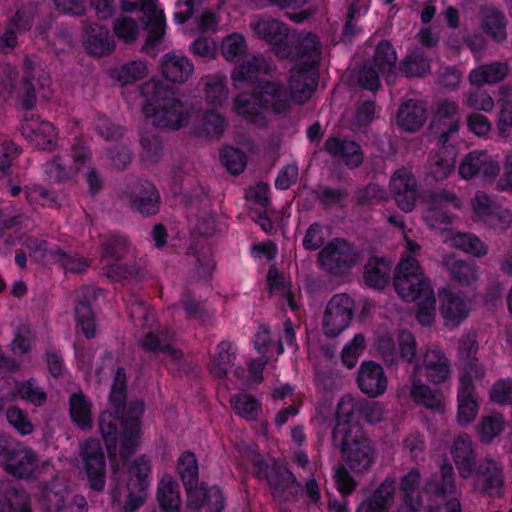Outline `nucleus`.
Listing matches in <instances>:
<instances>
[{
	"label": "nucleus",
	"mask_w": 512,
	"mask_h": 512,
	"mask_svg": "<svg viewBox=\"0 0 512 512\" xmlns=\"http://www.w3.org/2000/svg\"><path fill=\"white\" fill-rule=\"evenodd\" d=\"M143 113L155 127L178 130L188 125L191 109L160 80H150L142 87Z\"/></svg>",
	"instance_id": "nucleus-1"
},
{
	"label": "nucleus",
	"mask_w": 512,
	"mask_h": 512,
	"mask_svg": "<svg viewBox=\"0 0 512 512\" xmlns=\"http://www.w3.org/2000/svg\"><path fill=\"white\" fill-rule=\"evenodd\" d=\"M290 109V100L278 82L261 83L252 94L243 93L235 97L233 111L248 123L263 127L267 123V111L276 114Z\"/></svg>",
	"instance_id": "nucleus-2"
},
{
	"label": "nucleus",
	"mask_w": 512,
	"mask_h": 512,
	"mask_svg": "<svg viewBox=\"0 0 512 512\" xmlns=\"http://www.w3.org/2000/svg\"><path fill=\"white\" fill-rule=\"evenodd\" d=\"M420 245L405 236V249L395 267L393 286L398 296L406 302H414L422 295L433 291L429 278L414 257Z\"/></svg>",
	"instance_id": "nucleus-3"
},
{
	"label": "nucleus",
	"mask_w": 512,
	"mask_h": 512,
	"mask_svg": "<svg viewBox=\"0 0 512 512\" xmlns=\"http://www.w3.org/2000/svg\"><path fill=\"white\" fill-rule=\"evenodd\" d=\"M332 440L335 446L341 448L342 458L353 472L361 473L370 468L374 449L360 429L350 431L340 424L334 427Z\"/></svg>",
	"instance_id": "nucleus-4"
},
{
	"label": "nucleus",
	"mask_w": 512,
	"mask_h": 512,
	"mask_svg": "<svg viewBox=\"0 0 512 512\" xmlns=\"http://www.w3.org/2000/svg\"><path fill=\"white\" fill-rule=\"evenodd\" d=\"M75 465L83 472L88 485L95 491H103L106 484V457L100 442L87 439L79 443Z\"/></svg>",
	"instance_id": "nucleus-5"
},
{
	"label": "nucleus",
	"mask_w": 512,
	"mask_h": 512,
	"mask_svg": "<svg viewBox=\"0 0 512 512\" xmlns=\"http://www.w3.org/2000/svg\"><path fill=\"white\" fill-rule=\"evenodd\" d=\"M501 164L497 156L487 150H473L465 154L459 162L458 174L466 181L479 180L492 183L500 175Z\"/></svg>",
	"instance_id": "nucleus-6"
},
{
	"label": "nucleus",
	"mask_w": 512,
	"mask_h": 512,
	"mask_svg": "<svg viewBox=\"0 0 512 512\" xmlns=\"http://www.w3.org/2000/svg\"><path fill=\"white\" fill-rule=\"evenodd\" d=\"M0 463L7 473L21 479L37 477L51 465L48 460L41 461L36 452L26 446L5 448Z\"/></svg>",
	"instance_id": "nucleus-7"
},
{
	"label": "nucleus",
	"mask_w": 512,
	"mask_h": 512,
	"mask_svg": "<svg viewBox=\"0 0 512 512\" xmlns=\"http://www.w3.org/2000/svg\"><path fill=\"white\" fill-rule=\"evenodd\" d=\"M360 259L361 257L354 247L339 238L329 242L318 254L320 267L337 276L347 273Z\"/></svg>",
	"instance_id": "nucleus-8"
},
{
	"label": "nucleus",
	"mask_w": 512,
	"mask_h": 512,
	"mask_svg": "<svg viewBox=\"0 0 512 512\" xmlns=\"http://www.w3.org/2000/svg\"><path fill=\"white\" fill-rule=\"evenodd\" d=\"M355 304L345 293L332 296L328 301L322 318V330L327 337L341 334L351 322Z\"/></svg>",
	"instance_id": "nucleus-9"
},
{
	"label": "nucleus",
	"mask_w": 512,
	"mask_h": 512,
	"mask_svg": "<svg viewBox=\"0 0 512 512\" xmlns=\"http://www.w3.org/2000/svg\"><path fill=\"white\" fill-rule=\"evenodd\" d=\"M151 463L145 456L136 458L129 468L127 480V499L124 505L125 512H134L141 507L147 497Z\"/></svg>",
	"instance_id": "nucleus-10"
},
{
	"label": "nucleus",
	"mask_w": 512,
	"mask_h": 512,
	"mask_svg": "<svg viewBox=\"0 0 512 512\" xmlns=\"http://www.w3.org/2000/svg\"><path fill=\"white\" fill-rule=\"evenodd\" d=\"M250 27L254 34L268 42L281 59H287L292 54L289 48L291 33L289 28L282 22L272 18H256L251 21Z\"/></svg>",
	"instance_id": "nucleus-11"
},
{
	"label": "nucleus",
	"mask_w": 512,
	"mask_h": 512,
	"mask_svg": "<svg viewBox=\"0 0 512 512\" xmlns=\"http://www.w3.org/2000/svg\"><path fill=\"white\" fill-rule=\"evenodd\" d=\"M122 9L126 12L139 10L148 31L146 45L155 47L165 34V17L154 0H123Z\"/></svg>",
	"instance_id": "nucleus-12"
},
{
	"label": "nucleus",
	"mask_w": 512,
	"mask_h": 512,
	"mask_svg": "<svg viewBox=\"0 0 512 512\" xmlns=\"http://www.w3.org/2000/svg\"><path fill=\"white\" fill-rule=\"evenodd\" d=\"M448 206L461 209L463 202L453 192L446 189L434 191L429 196L428 208L424 214L425 222L434 229H443L452 222V215L446 210Z\"/></svg>",
	"instance_id": "nucleus-13"
},
{
	"label": "nucleus",
	"mask_w": 512,
	"mask_h": 512,
	"mask_svg": "<svg viewBox=\"0 0 512 512\" xmlns=\"http://www.w3.org/2000/svg\"><path fill=\"white\" fill-rule=\"evenodd\" d=\"M417 342L413 334L402 331L395 343L390 337H381L378 340L377 349L383 361L389 365H395L399 360L413 363L416 358Z\"/></svg>",
	"instance_id": "nucleus-14"
},
{
	"label": "nucleus",
	"mask_w": 512,
	"mask_h": 512,
	"mask_svg": "<svg viewBox=\"0 0 512 512\" xmlns=\"http://www.w3.org/2000/svg\"><path fill=\"white\" fill-rule=\"evenodd\" d=\"M412 374H416L418 378L420 375H424L429 382L441 384L451 374L449 359L440 347L430 345L426 348L421 362L415 365Z\"/></svg>",
	"instance_id": "nucleus-15"
},
{
	"label": "nucleus",
	"mask_w": 512,
	"mask_h": 512,
	"mask_svg": "<svg viewBox=\"0 0 512 512\" xmlns=\"http://www.w3.org/2000/svg\"><path fill=\"white\" fill-rule=\"evenodd\" d=\"M318 71L317 68L296 65L290 71L288 83L290 93L288 94L284 87L278 83L290 100V105L303 104L311 98L317 87Z\"/></svg>",
	"instance_id": "nucleus-16"
},
{
	"label": "nucleus",
	"mask_w": 512,
	"mask_h": 512,
	"mask_svg": "<svg viewBox=\"0 0 512 512\" xmlns=\"http://www.w3.org/2000/svg\"><path fill=\"white\" fill-rule=\"evenodd\" d=\"M390 192L403 212H411L419 198L417 183L412 173L407 169L397 170L389 182Z\"/></svg>",
	"instance_id": "nucleus-17"
},
{
	"label": "nucleus",
	"mask_w": 512,
	"mask_h": 512,
	"mask_svg": "<svg viewBox=\"0 0 512 512\" xmlns=\"http://www.w3.org/2000/svg\"><path fill=\"white\" fill-rule=\"evenodd\" d=\"M440 314L446 326L456 327L464 321L471 309V300L450 288L439 290Z\"/></svg>",
	"instance_id": "nucleus-18"
},
{
	"label": "nucleus",
	"mask_w": 512,
	"mask_h": 512,
	"mask_svg": "<svg viewBox=\"0 0 512 512\" xmlns=\"http://www.w3.org/2000/svg\"><path fill=\"white\" fill-rule=\"evenodd\" d=\"M290 40L289 48L292 54L289 58H293L296 65L316 68L321 57L319 38L313 33L301 32L293 33Z\"/></svg>",
	"instance_id": "nucleus-19"
},
{
	"label": "nucleus",
	"mask_w": 512,
	"mask_h": 512,
	"mask_svg": "<svg viewBox=\"0 0 512 512\" xmlns=\"http://www.w3.org/2000/svg\"><path fill=\"white\" fill-rule=\"evenodd\" d=\"M356 382L360 391L372 398L383 395L388 387V378L383 367L374 361L361 363Z\"/></svg>",
	"instance_id": "nucleus-20"
},
{
	"label": "nucleus",
	"mask_w": 512,
	"mask_h": 512,
	"mask_svg": "<svg viewBox=\"0 0 512 512\" xmlns=\"http://www.w3.org/2000/svg\"><path fill=\"white\" fill-rule=\"evenodd\" d=\"M450 454L459 476L470 478L476 470V452L472 437L467 433L457 434L451 443Z\"/></svg>",
	"instance_id": "nucleus-21"
},
{
	"label": "nucleus",
	"mask_w": 512,
	"mask_h": 512,
	"mask_svg": "<svg viewBox=\"0 0 512 512\" xmlns=\"http://www.w3.org/2000/svg\"><path fill=\"white\" fill-rule=\"evenodd\" d=\"M72 158L73 165H67L61 157H54L44 165L45 173L56 182L73 178L89 160V150L84 146H74Z\"/></svg>",
	"instance_id": "nucleus-22"
},
{
	"label": "nucleus",
	"mask_w": 512,
	"mask_h": 512,
	"mask_svg": "<svg viewBox=\"0 0 512 512\" xmlns=\"http://www.w3.org/2000/svg\"><path fill=\"white\" fill-rule=\"evenodd\" d=\"M128 199L131 206L143 215H153L159 210V193L148 181L134 183L128 192Z\"/></svg>",
	"instance_id": "nucleus-23"
},
{
	"label": "nucleus",
	"mask_w": 512,
	"mask_h": 512,
	"mask_svg": "<svg viewBox=\"0 0 512 512\" xmlns=\"http://www.w3.org/2000/svg\"><path fill=\"white\" fill-rule=\"evenodd\" d=\"M144 411V403L136 401L129 407L128 415L123 420L124 430L121 435V454L128 457L137 447L140 439V417Z\"/></svg>",
	"instance_id": "nucleus-24"
},
{
	"label": "nucleus",
	"mask_w": 512,
	"mask_h": 512,
	"mask_svg": "<svg viewBox=\"0 0 512 512\" xmlns=\"http://www.w3.org/2000/svg\"><path fill=\"white\" fill-rule=\"evenodd\" d=\"M442 265L449 273L450 278L460 286H473L479 279L478 266L472 261L457 258L454 254L443 256Z\"/></svg>",
	"instance_id": "nucleus-25"
},
{
	"label": "nucleus",
	"mask_w": 512,
	"mask_h": 512,
	"mask_svg": "<svg viewBox=\"0 0 512 512\" xmlns=\"http://www.w3.org/2000/svg\"><path fill=\"white\" fill-rule=\"evenodd\" d=\"M421 480L420 471L412 468L400 479V493L402 504L398 512H418L423 505V500L419 490Z\"/></svg>",
	"instance_id": "nucleus-26"
},
{
	"label": "nucleus",
	"mask_w": 512,
	"mask_h": 512,
	"mask_svg": "<svg viewBox=\"0 0 512 512\" xmlns=\"http://www.w3.org/2000/svg\"><path fill=\"white\" fill-rule=\"evenodd\" d=\"M22 135L39 149H50L54 146L57 132L54 126L40 119H28L21 127Z\"/></svg>",
	"instance_id": "nucleus-27"
},
{
	"label": "nucleus",
	"mask_w": 512,
	"mask_h": 512,
	"mask_svg": "<svg viewBox=\"0 0 512 512\" xmlns=\"http://www.w3.org/2000/svg\"><path fill=\"white\" fill-rule=\"evenodd\" d=\"M162 75L173 83H184L192 75L194 66L184 55L169 52L160 60Z\"/></svg>",
	"instance_id": "nucleus-28"
},
{
	"label": "nucleus",
	"mask_w": 512,
	"mask_h": 512,
	"mask_svg": "<svg viewBox=\"0 0 512 512\" xmlns=\"http://www.w3.org/2000/svg\"><path fill=\"white\" fill-rule=\"evenodd\" d=\"M480 403L475 389L468 384L458 386L456 422L461 427L471 424L478 416Z\"/></svg>",
	"instance_id": "nucleus-29"
},
{
	"label": "nucleus",
	"mask_w": 512,
	"mask_h": 512,
	"mask_svg": "<svg viewBox=\"0 0 512 512\" xmlns=\"http://www.w3.org/2000/svg\"><path fill=\"white\" fill-rule=\"evenodd\" d=\"M84 45L88 52L95 56H104L115 48L108 28L98 24H92L85 28Z\"/></svg>",
	"instance_id": "nucleus-30"
},
{
	"label": "nucleus",
	"mask_w": 512,
	"mask_h": 512,
	"mask_svg": "<svg viewBox=\"0 0 512 512\" xmlns=\"http://www.w3.org/2000/svg\"><path fill=\"white\" fill-rule=\"evenodd\" d=\"M325 149L331 156L341 158L351 168L358 167L363 162V153L354 141L332 137L326 140Z\"/></svg>",
	"instance_id": "nucleus-31"
},
{
	"label": "nucleus",
	"mask_w": 512,
	"mask_h": 512,
	"mask_svg": "<svg viewBox=\"0 0 512 512\" xmlns=\"http://www.w3.org/2000/svg\"><path fill=\"white\" fill-rule=\"evenodd\" d=\"M267 284L272 297L282 304H287L292 311L298 309L296 296L291 290V282L280 274L275 266H271L267 274Z\"/></svg>",
	"instance_id": "nucleus-32"
},
{
	"label": "nucleus",
	"mask_w": 512,
	"mask_h": 512,
	"mask_svg": "<svg viewBox=\"0 0 512 512\" xmlns=\"http://www.w3.org/2000/svg\"><path fill=\"white\" fill-rule=\"evenodd\" d=\"M270 66L261 55H251L239 66L235 67L231 79L235 87L239 88L242 82L253 83L260 75L267 73Z\"/></svg>",
	"instance_id": "nucleus-33"
},
{
	"label": "nucleus",
	"mask_w": 512,
	"mask_h": 512,
	"mask_svg": "<svg viewBox=\"0 0 512 512\" xmlns=\"http://www.w3.org/2000/svg\"><path fill=\"white\" fill-rule=\"evenodd\" d=\"M505 416L500 412L484 414L475 427V433L483 444L492 443L506 429Z\"/></svg>",
	"instance_id": "nucleus-34"
},
{
	"label": "nucleus",
	"mask_w": 512,
	"mask_h": 512,
	"mask_svg": "<svg viewBox=\"0 0 512 512\" xmlns=\"http://www.w3.org/2000/svg\"><path fill=\"white\" fill-rule=\"evenodd\" d=\"M509 73V67L504 62H493L480 65L471 70L469 82L476 87H482L502 81Z\"/></svg>",
	"instance_id": "nucleus-35"
},
{
	"label": "nucleus",
	"mask_w": 512,
	"mask_h": 512,
	"mask_svg": "<svg viewBox=\"0 0 512 512\" xmlns=\"http://www.w3.org/2000/svg\"><path fill=\"white\" fill-rule=\"evenodd\" d=\"M394 493V480L385 479L374 494L361 503L357 512H387L393 502Z\"/></svg>",
	"instance_id": "nucleus-36"
},
{
	"label": "nucleus",
	"mask_w": 512,
	"mask_h": 512,
	"mask_svg": "<svg viewBox=\"0 0 512 512\" xmlns=\"http://www.w3.org/2000/svg\"><path fill=\"white\" fill-rule=\"evenodd\" d=\"M391 264L384 258L372 257L364 266L363 278L367 286L383 289L390 280Z\"/></svg>",
	"instance_id": "nucleus-37"
},
{
	"label": "nucleus",
	"mask_w": 512,
	"mask_h": 512,
	"mask_svg": "<svg viewBox=\"0 0 512 512\" xmlns=\"http://www.w3.org/2000/svg\"><path fill=\"white\" fill-rule=\"evenodd\" d=\"M477 474L483 478V488L490 495H499L503 485V468L492 458H485L476 466Z\"/></svg>",
	"instance_id": "nucleus-38"
},
{
	"label": "nucleus",
	"mask_w": 512,
	"mask_h": 512,
	"mask_svg": "<svg viewBox=\"0 0 512 512\" xmlns=\"http://www.w3.org/2000/svg\"><path fill=\"white\" fill-rule=\"evenodd\" d=\"M157 501L164 512H178L181 498L178 483L169 475H165L159 482Z\"/></svg>",
	"instance_id": "nucleus-39"
},
{
	"label": "nucleus",
	"mask_w": 512,
	"mask_h": 512,
	"mask_svg": "<svg viewBox=\"0 0 512 512\" xmlns=\"http://www.w3.org/2000/svg\"><path fill=\"white\" fill-rule=\"evenodd\" d=\"M426 120V111L422 104L415 100L405 102L397 115V122L406 131L414 132L422 127Z\"/></svg>",
	"instance_id": "nucleus-40"
},
{
	"label": "nucleus",
	"mask_w": 512,
	"mask_h": 512,
	"mask_svg": "<svg viewBox=\"0 0 512 512\" xmlns=\"http://www.w3.org/2000/svg\"><path fill=\"white\" fill-rule=\"evenodd\" d=\"M450 237L445 238L444 241L449 243L450 246L460 249L467 254L474 257L481 258L487 255L488 246L473 233H449Z\"/></svg>",
	"instance_id": "nucleus-41"
},
{
	"label": "nucleus",
	"mask_w": 512,
	"mask_h": 512,
	"mask_svg": "<svg viewBox=\"0 0 512 512\" xmlns=\"http://www.w3.org/2000/svg\"><path fill=\"white\" fill-rule=\"evenodd\" d=\"M24 400L34 406H42L47 400V393L34 379L16 382L9 400Z\"/></svg>",
	"instance_id": "nucleus-42"
},
{
	"label": "nucleus",
	"mask_w": 512,
	"mask_h": 512,
	"mask_svg": "<svg viewBox=\"0 0 512 512\" xmlns=\"http://www.w3.org/2000/svg\"><path fill=\"white\" fill-rule=\"evenodd\" d=\"M206 102L213 107H221L229 97L225 85V76L221 74L207 75L202 78Z\"/></svg>",
	"instance_id": "nucleus-43"
},
{
	"label": "nucleus",
	"mask_w": 512,
	"mask_h": 512,
	"mask_svg": "<svg viewBox=\"0 0 512 512\" xmlns=\"http://www.w3.org/2000/svg\"><path fill=\"white\" fill-rule=\"evenodd\" d=\"M236 351L229 341H222L218 344L216 353L209 365L210 372L216 377H224L234 365Z\"/></svg>",
	"instance_id": "nucleus-44"
},
{
	"label": "nucleus",
	"mask_w": 512,
	"mask_h": 512,
	"mask_svg": "<svg viewBox=\"0 0 512 512\" xmlns=\"http://www.w3.org/2000/svg\"><path fill=\"white\" fill-rule=\"evenodd\" d=\"M455 166V155L447 149H440L430 156L428 162V174L435 180L446 179Z\"/></svg>",
	"instance_id": "nucleus-45"
},
{
	"label": "nucleus",
	"mask_w": 512,
	"mask_h": 512,
	"mask_svg": "<svg viewBox=\"0 0 512 512\" xmlns=\"http://www.w3.org/2000/svg\"><path fill=\"white\" fill-rule=\"evenodd\" d=\"M411 390L410 394L412 399L419 404L424 405L430 409H442V398L439 394L433 392L427 385L421 382V379L416 377V374H411Z\"/></svg>",
	"instance_id": "nucleus-46"
},
{
	"label": "nucleus",
	"mask_w": 512,
	"mask_h": 512,
	"mask_svg": "<svg viewBox=\"0 0 512 512\" xmlns=\"http://www.w3.org/2000/svg\"><path fill=\"white\" fill-rule=\"evenodd\" d=\"M481 24L483 30L497 41L506 38L504 16L494 8H487L482 11Z\"/></svg>",
	"instance_id": "nucleus-47"
},
{
	"label": "nucleus",
	"mask_w": 512,
	"mask_h": 512,
	"mask_svg": "<svg viewBox=\"0 0 512 512\" xmlns=\"http://www.w3.org/2000/svg\"><path fill=\"white\" fill-rule=\"evenodd\" d=\"M248 45L245 37L240 33H232L224 37L220 44L222 56L228 62H235L246 54Z\"/></svg>",
	"instance_id": "nucleus-48"
},
{
	"label": "nucleus",
	"mask_w": 512,
	"mask_h": 512,
	"mask_svg": "<svg viewBox=\"0 0 512 512\" xmlns=\"http://www.w3.org/2000/svg\"><path fill=\"white\" fill-rule=\"evenodd\" d=\"M70 415L72 420L81 428L91 427V404L81 393L70 397Z\"/></svg>",
	"instance_id": "nucleus-49"
},
{
	"label": "nucleus",
	"mask_w": 512,
	"mask_h": 512,
	"mask_svg": "<svg viewBox=\"0 0 512 512\" xmlns=\"http://www.w3.org/2000/svg\"><path fill=\"white\" fill-rule=\"evenodd\" d=\"M496 205L497 203L486 192L482 190L476 191L469 202L471 219L475 223L482 224Z\"/></svg>",
	"instance_id": "nucleus-50"
},
{
	"label": "nucleus",
	"mask_w": 512,
	"mask_h": 512,
	"mask_svg": "<svg viewBox=\"0 0 512 512\" xmlns=\"http://www.w3.org/2000/svg\"><path fill=\"white\" fill-rule=\"evenodd\" d=\"M396 60V52L392 45L387 41H381L374 55V65L379 73L389 77L395 68Z\"/></svg>",
	"instance_id": "nucleus-51"
},
{
	"label": "nucleus",
	"mask_w": 512,
	"mask_h": 512,
	"mask_svg": "<svg viewBox=\"0 0 512 512\" xmlns=\"http://www.w3.org/2000/svg\"><path fill=\"white\" fill-rule=\"evenodd\" d=\"M4 501L8 512H31L28 494L14 486H3Z\"/></svg>",
	"instance_id": "nucleus-52"
},
{
	"label": "nucleus",
	"mask_w": 512,
	"mask_h": 512,
	"mask_svg": "<svg viewBox=\"0 0 512 512\" xmlns=\"http://www.w3.org/2000/svg\"><path fill=\"white\" fill-rule=\"evenodd\" d=\"M146 349L156 351L161 355V359L167 363L179 364L182 359L181 351L173 348L170 344H161L158 337L152 333H148L143 341Z\"/></svg>",
	"instance_id": "nucleus-53"
},
{
	"label": "nucleus",
	"mask_w": 512,
	"mask_h": 512,
	"mask_svg": "<svg viewBox=\"0 0 512 512\" xmlns=\"http://www.w3.org/2000/svg\"><path fill=\"white\" fill-rule=\"evenodd\" d=\"M148 74V67L143 61H131L115 69L114 76L122 84L141 80Z\"/></svg>",
	"instance_id": "nucleus-54"
},
{
	"label": "nucleus",
	"mask_w": 512,
	"mask_h": 512,
	"mask_svg": "<svg viewBox=\"0 0 512 512\" xmlns=\"http://www.w3.org/2000/svg\"><path fill=\"white\" fill-rule=\"evenodd\" d=\"M416 318L420 324L431 325L436 316V298L434 290L427 295L420 296L417 300Z\"/></svg>",
	"instance_id": "nucleus-55"
},
{
	"label": "nucleus",
	"mask_w": 512,
	"mask_h": 512,
	"mask_svg": "<svg viewBox=\"0 0 512 512\" xmlns=\"http://www.w3.org/2000/svg\"><path fill=\"white\" fill-rule=\"evenodd\" d=\"M225 129V118L221 114L211 111L203 115L198 132L208 137H220Z\"/></svg>",
	"instance_id": "nucleus-56"
},
{
	"label": "nucleus",
	"mask_w": 512,
	"mask_h": 512,
	"mask_svg": "<svg viewBox=\"0 0 512 512\" xmlns=\"http://www.w3.org/2000/svg\"><path fill=\"white\" fill-rule=\"evenodd\" d=\"M231 404L236 414L247 420L255 419L260 408L258 401L248 394L234 395Z\"/></svg>",
	"instance_id": "nucleus-57"
},
{
	"label": "nucleus",
	"mask_w": 512,
	"mask_h": 512,
	"mask_svg": "<svg viewBox=\"0 0 512 512\" xmlns=\"http://www.w3.org/2000/svg\"><path fill=\"white\" fill-rule=\"evenodd\" d=\"M366 346L365 338L362 334H356L341 351V361L348 369L355 367L356 363Z\"/></svg>",
	"instance_id": "nucleus-58"
},
{
	"label": "nucleus",
	"mask_w": 512,
	"mask_h": 512,
	"mask_svg": "<svg viewBox=\"0 0 512 512\" xmlns=\"http://www.w3.org/2000/svg\"><path fill=\"white\" fill-rule=\"evenodd\" d=\"M6 418L8 423L21 435H30L34 431V425L27 412L17 406L7 409Z\"/></svg>",
	"instance_id": "nucleus-59"
},
{
	"label": "nucleus",
	"mask_w": 512,
	"mask_h": 512,
	"mask_svg": "<svg viewBox=\"0 0 512 512\" xmlns=\"http://www.w3.org/2000/svg\"><path fill=\"white\" fill-rule=\"evenodd\" d=\"M178 472L186 486H193L197 482L198 465L194 454L183 453L178 459Z\"/></svg>",
	"instance_id": "nucleus-60"
},
{
	"label": "nucleus",
	"mask_w": 512,
	"mask_h": 512,
	"mask_svg": "<svg viewBox=\"0 0 512 512\" xmlns=\"http://www.w3.org/2000/svg\"><path fill=\"white\" fill-rule=\"evenodd\" d=\"M511 224L512 212L508 208L497 204L481 225L496 231L503 232L507 230Z\"/></svg>",
	"instance_id": "nucleus-61"
},
{
	"label": "nucleus",
	"mask_w": 512,
	"mask_h": 512,
	"mask_svg": "<svg viewBox=\"0 0 512 512\" xmlns=\"http://www.w3.org/2000/svg\"><path fill=\"white\" fill-rule=\"evenodd\" d=\"M293 483L294 477L287 470H272L268 474V484L273 495L277 498L281 499Z\"/></svg>",
	"instance_id": "nucleus-62"
},
{
	"label": "nucleus",
	"mask_w": 512,
	"mask_h": 512,
	"mask_svg": "<svg viewBox=\"0 0 512 512\" xmlns=\"http://www.w3.org/2000/svg\"><path fill=\"white\" fill-rule=\"evenodd\" d=\"M400 68L408 76H421L429 71L430 64L423 53L414 51L403 61Z\"/></svg>",
	"instance_id": "nucleus-63"
},
{
	"label": "nucleus",
	"mask_w": 512,
	"mask_h": 512,
	"mask_svg": "<svg viewBox=\"0 0 512 512\" xmlns=\"http://www.w3.org/2000/svg\"><path fill=\"white\" fill-rule=\"evenodd\" d=\"M489 399L498 405H512V379L496 381L489 391Z\"/></svg>",
	"instance_id": "nucleus-64"
}]
</instances>
